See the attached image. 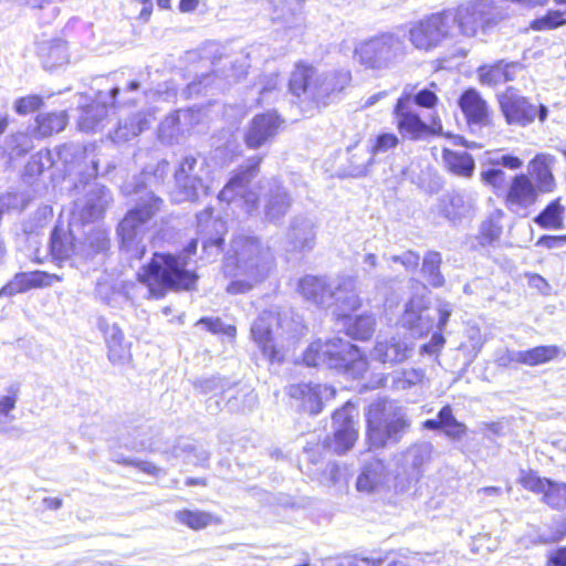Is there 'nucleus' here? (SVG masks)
Returning a JSON list of instances; mask_svg holds the SVG:
<instances>
[{
  "instance_id": "nucleus-1",
  "label": "nucleus",
  "mask_w": 566,
  "mask_h": 566,
  "mask_svg": "<svg viewBox=\"0 0 566 566\" xmlns=\"http://www.w3.org/2000/svg\"><path fill=\"white\" fill-rule=\"evenodd\" d=\"M261 157H253L245 167L235 172L220 191V201L232 202L237 197L243 200L247 212H253L258 207L260 196L264 197V216L270 222H279L287 213L292 198L281 182L275 179H262L256 188L249 184L256 176Z\"/></svg>"
},
{
  "instance_id": "nucleus-2",
  "label": "nucleus",
  "mask_w": 566,
  "mask_h": 566,
  "mask_svg": "<svg viewBox=\"0 0 566 566\" xmlns=\"http://www.w3.org/2000/svg\"><path fill=\"white\" fill-rule=\"evenodd\" d=\"M274 263L271 249L258 237L238 234L227 252L223 271L234 280L227 286L231 294L245 293L269 275Z\"/></svg>"
},
{
  "instance_id": "nucleus-3",
  "label": "nucleus",
  "mask_w": 566,
  "mask_h": 566,
  "mask_svg": "<svg viewBox=\"0 0 566 566\" xmlns=\"http://www.w3.org/2000/svg\"><path fill=\"white\" fill-rule=\"evenodd\" d=\"M198 241L192 239L179 254L155 252L140 268L138 281L148 287L153 297H163L168 290H191L198 276L187 269L188 260L196 253Z\"/></svg>"
},
{
  "instance_id": "nucleus-4",
  "label": "nucleus",
  "mask_w": 566,
  "mask_h": 566,
  "mask_svg": "<svg viewBox=\"0 0 566 566\" xmlns=\"http://www.w3.org/2000/svg\"><path fill=\"white\" fill-rule=\"evenodd\" d=\"M111 201V192L103 186L93 185L84 199L75 202L73 211V222L71 228L65 230L55 227L51 234L50 249L56 260L81 261L80 239L74 231L76 219L83 223L94 222L99 219Z\"/></svg>"
},
{
  "instance_id": "nucleus-5",
  "label": "nucleus",
  "mask_w": 566,
  "mask_h": 566,
  "mask_svg": "<svg viewBox=\"0 0 566 566\" xmlns=\"http://www.w3.org/2000/svg\"><path fill=\"white\" fill-rule=\"evenodd\" d=\"M303 359L307 366H325L353 378L361 377L368 368L367 358L358 347L339 337L313 342Z\"/></svg>"
},
{
  "instance_id": "nucleus-6",
  "label": "nucleus",
  "mask_w": 566,
  "mask_h": 566,
  "mask_svg": "<svg viewBox=\"0 0 566 566\" xmlns=\"http://www.w3.org/2000/svg\"><path fill=\"white\" fill-rule=\"evenodd\" d=\"M163 200L151 192L139 198L134 209H130L117 227L120 249L130 258L140 260L146 252L144 243L148 222L159 212Z\"/></svg>"
},
{
  "instance_id": "nucleus-7",
  "label": "nucleus",
  "mask_w": 566,
  "mask_h": 566,
  "mask_svg": "<svg viewBox=\"0 0 566 566\" xmlns=\"http://www.w3.org/2000/svg\"><path fill=\"white\" fill-rule=\"evenodd\" d=\"M349 82L346 72L318 73L314 67L297 64L290 78V90L297 97L304 96L318 104L344 90Z\"/></svg>"
},
{
  "instance_id": "nucleus-8",
  "label": "nucleus",
  "mask_w": 566,
  "mask_h": 566,
  "mask_svg": "<svg viewBox=\"0 0 566 566\" xmlns=\"http://www.w3.org/2000/svg\"><path fill=\"white\" fill-rule=\"evenodd\" d=\"M444 13L453 38L474 36L480 28L486 31L504 18L493 0H474Z\"/></svg>"
},
{
  "instance_id": "nucleus-9",
  "label": "nucleus",
  "mask_w": 566,
  "mask_h": 566,
  "mask_svg": "<svg viewBox=\"0 0 566 566\" xmlns=\"http://www.w3.org/2000/svg\"><path fill=\"white\" fill-rule=\"evenodd\" d=\"M406 55L407 45L403 39L390 32L360 42L354 51V57L360 65L376 71L395 66Z\"/></svg>"
},
{
  "instance_id": "nucleus-10",
  "label": "nucleus",
  "mask_w": 566,
  "mask_h": 566,
  "mask_svg": "<svg viewBox=\"0 0 566 566\" xmlns=\"http://www.w3.org/2000/svg\"><path fill=\"white\" fill-rule=\"evenodd\" d=\"M366 417L369 449L384 448L388 440H396L408 426L405 416L388 401L371 403Z\"/></svg>"
},
{
  "instance_id": "nucleus-11",
  "label": "nucleus",
  "mask_w": 566,
  "mask_h": 566,
  "mask_svg": "<svg viewBox=\"0 0 566 566\" xmlns=\"http://www.w3.org/2000/svg\"><path fill=\"white\" fill-rule=\"evenodd\" d=\"M392 117L401 137L409 140L417 142L426 138L428 135L442 133L440 120L433 119L431 124H428L415 111L410 86H406L397 99L392 109Z\"/></svg>"
},
{
  "instance_id": "nucleus-12",
  "label": "nucleus",
  "mask_w": 566,
  "mask_h": 566,
  "mask_svg": "<svg viewBox=\"0 0 566 566\" xmlns=\"http://www.w3.org/2000/svg\"><path fill=\"white\" fill-rule=\"evenodd\" d=\"M205 160L195 156H185L176 167L174 177L176 182L175 200L195 201L201 193H205L207 186L205 177L207 175Z\"/></svg>"
},
{
  "instance_id": "nucleus-13",
  "label": "nucleus",
  "mask_w": 566,
  "mask_h": 566,
  "mask_svg": "<svg viewBox=\"0 0 566 566\" xmlns=\"http://www.w3.org/2000/svg\"><path fill=\"white\" fill-rule=\"evenodd\" d=\"M449 20L444 11L426 17L410 27L409 41L422 51L437 48L443 40L453 39Z\"/></svg>"
},
{
  "instance_id": "nucleus-14",
  "label": "nucleus",
  "mask_w": 566,
  "mask_h": 566,
  "mask_svg": "<svg viewBox=\"0 0 566 566\" xmlns=\"http://www.w3.org/2000/svg\"><path fill=\"white\" fill-rule=\"evenodd\" d=\"M119 93L117 86L107 92L99 91L95 101L81 109L77 125L83 132H98L108 123V117L116 109V97Z\"/></svg>"
},
{
  "instance_id": "nucleus-15",
  "label": "nucleus",
  "mask_w": 566,
  "mask_h": 566,
  "mask_svg": "<svg viewBox=\"0 0 566 566\" xmlns=\"http://www.w3.org/2000/svg\"><path fill=\"white\" fill-rule=\"evenodd\" d=\"M354 411L355 406L347 402L333 415L334 438L326 442L325 448L338 455H343L350 450L358 438V427L354 420Z\"/></svg>"
},
{
  "instance_id": "nucleus-16",
  "label": "nucleus",
  "mask_w": 566,
  "mask_h": 566,
  "mask_svg": "<svg viewBox=\"0 0 566 566\" xmlns=\"http://www.w3.org/2000/svg\"><path fill=\"white\" fill-rule=\"evenodd\" d=\"M356 489L367 494L389 489L402 492L405 484L403 479L394 476L384 462H367L357 476Z\"/></svg>"
},
{
  "instance_id": "nucleus-17",
  "label": "nucleus",
  "mask_w": 566,
  "mask_h": 566,
  "mask_svg": "<svg viewBox=\"0 0 566 566\" xmlns=\"http://www.w3.org/2000/svg\"><path fill=\"white\" fill-rule=\"evenodd\" d=\"M282 124L283 119L276 112L255 115L245 130V145L252 149L266 145L277 135Z\"/></svg>"
},
{
  "instance_id": "nucleus-18",
  "label": "nucleus",
  "mask_w": 566,
  "mask_h": 566,
  "mask_svg": "<svg viewBox=\"0 0 566 566\" xmlns=\"http://www.w3.org/2000/svg\"><path fill=\"white\" fill-rule=\"evenodd\" d=\"M501 111L509 124L525 126L536 117V106L525 97L517 94L513 87H509L499 96Z\"/></svg>"
},
{
  "instance_id": "nucleus-19",
  "label": "nucleus",
  "mask_w": 566,
  "mask_h": 566,
  "mask_svg": "<svg viewBox=\"0 0 566 566\" xmlns=\"http://www.w3.org/2000/svg\"><path fill=\"white\" fill-rule=\"evenodd\" d=\"M316 239V224L306 216H295L286 231L285 250L287 252H308L313 250Z\"/></svg>"
},
{
  "instance_id": "nucleus-20",
  "label": "nucleus",
  "mask_w": 566,
  "mask_h": 566,
  "mask_svg": "<svg viewBox=\"0 0 566 566\" xmlns=\"http://www.w3.org/2000/svg\"><path fill=\"white\" fill-rule=\"evenodd\" d=\"M198 232L202 235V250L208 258L218 255L223 243L224 223L212 218V209L207 208L197 214Z\"/></svg>"
},
{
  "instance_id": "nucleus-21",
  "label": "nucleus",
  "mask_w": 566,
  "mask_h": 566,
  "mask_svg": "<svg viewBox=\"0 0 566 566\" xmlns=\"http://www.w3.org/2000/svg\"><path fill=\"white\" fill-rule=\"evenodd\" d=\"M289 395L294 399L302 400L304 409L316 415L322 411L323 401L335 396V389L321 384H298L290 386Z\"/></svg>"
},
{
  "instance_id": "nucleus-22",
  "label": "nucleus",
  "mask_w": 566,
  "mask_h": 566,
  "mask_svg": "<svg viewBox=\"0 0 566 566\" xmlns=\"http://www.w3.org/2000/svg\"><path fill=\"white\" fill-rule=\"evenodd\" d=\"M538 190L524 174L515 176L507 190L506 206L512 211L518 212L521 209H526L532 206L537 199Z\"/></svg>"
},
{
  "instance_id": "nucleus-23",
  "label": "nucleus",
  "mask_w": 566,
  "mask_h": 566,
  "mask_svg": "<svg viewBox=\"0 0 566 566\" xmlns=\"http://www.w3.org/2000/svg\"><path fill=\"white\" fill-rule=\"evenodd\" d=\"M60 281H62L61 276L42 271L18 273L8 284L1 289L0 296H10L18 293H23L30 289L51 286L54 282Z\"/></svg>"
},
{
  "instance_id": "nucleus-24",
  "label": "nucleus",
  "mask_w": 566,
  "mask_h": 566,
  "mask_svg": "<svg viewBox=\"0 0 566 566\" xmlns=\"http://www.w3.org/2000/svg\"><path fill=\"white\" fill-rule=\"evenodd\" d=\"M411 352V346L401 337L392 336L378 339L371 357L382 364H397L405 361Z\"/></svg>"
},
{
  "instance_id": "nucleus-25",
  "label": "nucleus",
  "mask_w": 566,
  "mask_h": 566,
  "mask_svg": "<svg viewBox=\"0 0 566 566\" xmlns=\"http://www.w3.org/2000/svg\"><path fill=\"white\" fill-rule=\"evenodd\" d=\"M274 323H277L276 315L273 312H263L251 327L253 340L271 360L277 357V352L272 338V327Z\"/></svg>"
},
{
  "instance_id": "nucleus-26",
  "label": "nucleus",
  "mask_w": 566,
  "mask_h": 566,
  "mask_svg": "<svg viewBox=\"0 0 566 566\" xmlns=\"http://www.w3.org/2000/svg\"><path fill=\"white\" fill-rule=\"evenodd\" d=\"M333 305L339 311V315L356 311L360 307L361 301L357 293V281L353 276L340 279L333 289Z\"/></svg>"
},
{
  "instance_id": "nucleus-27",
  "label": "nucleus",
  "mask_w": 566,
  "mask_h": 566,
  "mask_svg": "<svg viewBox=\"0 0 566 566\" xmlns=\"http://www.w3.org/2000/svg\"><path fill=\"white\" fill-rule=\"evenodd\" d=\"M334 286L327 284L325 279L313 275H306L298 283L300 293L308 301L323 307L333 305Z\"/></svg>"
},
{
  "instance_id": "nucleus-28",
  "label": "nucleus",
  "mask_w": 566,
  "mask_h": 566,
  "mask_svg": "<svg viewBox=\"0 0 566 566\" xmlns=\"http://www.w3.org/2000/svg\"><path fill=\"white\" fill-rule=\"evenodd\" d=\"M153 120L154 116L150 112H138L124 120H119L117 127L111 134V138L118 144L128 142L148 129Z\"/></svg>"
},
{
  "instance_id": "nucleus-29",
  "label": "nucleus",
  "mask_w": 566,
  "mask_h": 566,
  "mask_svg": "<svg viewBox=\"0 0 566 566\" xmlns=\"http://www.w3.org/2000/svg\"><path fill=\"white\" fill-rule=\"evenodd\" d=\"M428 430H441L451 440H461L468 432V427L455 419L452 408L447 405L440 409L437 419H428L423 422Z\"/></svg>"
},
{
  "instance_id": "nucleus-30",
  "label": "nucleus",
  "mask_w": 566,
  "mask_h": 566,
  "mask_svg": "<svg viewBox=\"0 0 566 566\" xmlns=\"http://www.w3.org/2000/svg\"><path fill=\"white\" fill-rule=\"evenodd\" d=\"M105 335L107 356L112 364L122 365L130 357L129 346L124 342V333L116 324H101Z\"/></svg>"
},
{
  "instance_id": "nucleus-31",
  "label": "nucleus",
  "mask_w": 566,
  "mask_h": 566,
  "mask_svg": "<svg viewBox=\"0 0 566 566\" xmlns=\"http://www.w3.org/2000/svg\"><path fill=\"white\" fill-rule=\"evenodd\" d=\"M555 158L547 154L536 155L528 164V174L536 182L539 192H551L555 187L552 166Z\"/></svg>"
},
{
  "instance_id": "nucleus-32",
  "label": "nucleus",
  "mask_w": 566,
  "mask_h": 566,
  "mask_svg": "<svg viewBox=\"0 0 566 566\" xmlns=\"http://www.w3.org/2000/svg\"><path fill=\"white\" fill-rule=\"evenodd\" d=\"M459 105L470 123L488 124L489 111L486 103L475 90L465 91L459 99Z\"/></svg>"
},
{
  "instance_id": "nucleus-33",
  "label": "nucleus",
  "mask_w": 566,
  "mask_h": 566,
  "mask_svg": "<svg viewBox=\"0 0 566 566\" xmlns=\"http://www.w3.org/2000/svg\"><path fill=\"white\" fill-rule=\"evenodd\" d=\"M518 66L515 62L506 63L499 61L492 65H484L478 70L480 82L484 85L496 86L515 77V69Z\"/></svg>"
},
{
  "instance_id": "nucleus-34",
  "label": "nucleus",
  "mask_w": 566,
  "mask_h": 566,
  "mask_svg": "<svg viewBox=\"0 0 566 566\" xmlns=\"http://www.w3.org/2000/svg\"><path fill=\"white\" fill-rule=\"evenodd\" d=\"M38 53L44 67L48 70L55 69L69 62L66 43L61 39L40 42Z\"/></svg>"
},
{
  "instance_id": "nucleus-35",
  "label": "nucleus",
  "mask_w": 566,
  "mask_h": 566,
  "mask_svg": "<svg viewBox=\"0 0 566 566\" xmlns=\"http://www.w3.org/2000/svg\"><path fill=\"white\" fill-rule=\"evenodd\" d=\"M560 348L556 345L537 346L528 350H518L510 353V360L527 366H537L548 363L556 358Z\"/></svg>"
},
{
  "instance_id": "nucleus-36",
  "label": "nucleus",
  "mask_w": 566,
  "mask_h": 566,
  "mask_svg": "<svg viewBox=\"0 0 566 566\" xmlns=\"http://www.w3.org/2000/svg\"><path fill=\"white\" fill-rule=\"evenodd\" d=\"M443 161L451 172L460 177H471L475 168L472 156L465 151L444 149Z\"/></svg>"
},
{
  "instance_id": "nucleus-37",
  "label": "nucleus",
  "mask_w": 566,
  "mask_h": 566,
  "mask_svg": "<svg viewBox=\"0 0 566 566\" xmlns=\"http://www.w3.org/2000/svg\"><path fill=\"white\" fill-rule=\"evenodd\" d=\"M81 261H86L97 253L106 251L109 247L107 232L99 228H94L86 233L85 241H81Z\"/></svg>"
},
{
  "instance_id": "nucleus-38",
  "label": "nucleus",
  "mask_w": 566,
  "mask_h": 566,
  "mask_svg": "<svg viewBox=\"0 0 566 566\" xmlns=\"http://www.w3.org/2000/svg\"><path fill=\"white\" fill-rule=\"evenodd\" d=\"M451 313H452V307L449 303L443 302V303L439 304V306L437 308V314H438L437 327H438L439 332L434 333L432 335L430 342L428 344H424L421 347L422 353H426L429 355L437 354L443 347L446 340H444V337L442 336L441 332L444 329L446 325L448 324Z\"/></svg>"
},
{
  "instance_id": "nucleus-39",
  "label": "nucleus",
  "mask_w": 566,
  "mask_h": 566,
  "mask_svg": "<svg viewBox=\"0 0 566 566\" xmlns=\"http://www.w3.org/2000/svg\"><path fill=\"white\" fill-rule=\"evenodd\" d=\"M67 124L65 112H52L40 114L36 117V134L40 137H48L62 132Z\"/></svg>"
},
{
  "instance_id": "nucleus-40",
  "label": "nucleus",
  "mask_w": 566,
  "mask_h": 566,
  "mask_svg": "<svg viewBox=\"0 0 566 566\" xmlns=\"http://www.w3.org/2000/svg\"><path fill=\"white\" fill-rule=\"evenodd\" d=\"M376 319L370 314L358 315L348 318L345 323L346 334L358 340H366L371 337L375 332Z\"/></svg>"
},
{
  "instance_id": "nucleus-41",
  "label": "nucleus",
  "mask_w": 566,
  "mask_h": 566,
  "mask_svg": "<svg viewBox=\"0 0 566 566\" xmlns=\"http://www.w3.org/2000/svg\"><path fill=\"white\" fill-rule=\"evenodd\" d=\"M400 144V138L394 133L384 132L370 139L368 165H373L384 155L394 151Z\"/></svg>"
},
{
  "instance_id": "nucleus-42",
  "label": "nucleus",
  "mask_w": 566,
  "mask_h": 566,
  "mask_svg": "<svg viewBox=\"0 0 566 566\" xmlns=\"http://www.w3.org/2000/svg\"><path fill=\"white\" fill-rule=\"evenodd\" d=\"M557 8L535 19L531 28L536 31L552 30L566 23V0H556Z\"/></svg>"
},
{
  "instance_id": "nucleus-43",
  "label": "nucleus",
  "mask_w": 566,
  "mask_h": 566,
  "mask_svg": "<svg viewBox=\"0 0 566 566\" xmlns=\"http://www.w3.org/2000/svg\"><path fill=\"white\" fill-rule=\"evenodd\" d=\"M176 520L192 530H201L211 524L218 523L212 514L199 510H182L175 513Z\"/></svg>"
},
{
  "instance_id": "nucleus-44",
  "label": "nucleus",
  "mask_w": 566,
  "mask_h": 566,
  "mask_svg": "<svg viewBox=\"0 0 566 566\" xmlns=\"http://www.w3.org/2000/svg\"><path fill=\"white\" fill-rule=\"evenodd\" d=\"M442 262L441 254L439 252H428L422 262V274L430 285L433 287H440L444 284V277L440 272V265Z\"/></svg>"
},
{
  "instance_id": "nucleus-45",
  "label": "nucleus",
  "mask_w": 566,
  "mask_h": 566,
  "mask_svg": "<svg viewBox=\"0 0 566 566\" xmlns=\"http://www.w3.org/2000/svg\"><path fill=\"white\" fill-rule=\"evenodd\" d=\"M564 212L559 200H554L535 218V222L545 229H560Z\"/></svg>"
},
{
  "instance_id": "nucleus-46",
  "label": "nucleus",
  "mask_w": 566,
  "mask_h": 566,
  "mask_svg": "<svg viewBox=\"0 0 566 566\" xmlns=\"http://www.w3.org/2000/svg\"><path fill=\"white\" fill-rule=\"evenodd\" d=\"M19 398V387L11 385L7 388L4 395H0V429L14 420L12 411L15 408Z\"/></svg>"
},
{
  "instance_id": "nucleus-47",
  "label": "nucleus",
  "mask_w": 566,
  "mask_h": 566,
  "mask_svg": "<svg viewBox=\"0 0 566 566\" xmlns=\"http://www.w3.org/2000/svg\"><path fill=\"white\" fill-rule=\"evenodd\" d=\"M426 297L421 295H416L409 300L406 304V308L403 314L400 317L401 325L409 329L411 333L416 326V322L422 310L426 307Z\"/></svg>"
},
{
  "instance_id": "nucleus-48",
  "label": "nucleus",
  "mask_w": 566,
  "mask_h": 566,
  "mask_svg": "<svg viewBox=\"0 0 566 566\" xmlns=\"http://www.w3.org/2000/svg\"><path fill=\"white\" fill-rule=\"evenodd\" d=\"M544 493V501L554 510H563L566 506V484L555 483L548 480Z\"/></svg>"
},
{
  "instance_id": "nucleus-49",
  "label": "nucleus",
  "mask_w": 566,
  "mask_h": 566,
  "mask_svg": "<svg viewBox=\"0 0 566 566\" xmlns=\"http://www.w3.org/2000/svg\"><path fill=\"white\" fill-rule=\"evenodd\" d=\"M423 371L420 369H407L399 373L392 377V384L398 390H406L411 386L420 384L423 379Z\"/></svg>"
},
{
  "instance_id": "nucleus-50",
  "label": "nucleus",
  "mask_w": 566,
  "mask_h": 566,
  "mask_svg": "<svg viewBox=\"0 0 566 566\" xmlns=\"http://www.w3.org/2000/svg\"><path fill=\"white\" fill-rule=\"evenodd\" d=\"M507 431V422L505 420L482 421L476 427V432L483 438L494 441L504 437Z\"/></svg>"
},
{
  "instance_id": "nucleus-51",
  "label": "nucleus",
  "mask_w": 566,
  "mask_h": 566,
  "mask_svg": "<svg viewBox=\"0 0 566 566\" xmlns=\"http://www.w3.org/2000/svg\"><path fill=\"white\" fill-rule=\"evenodd\" d=\"M43 105V98L40 95H28L15 99L13 109L17 114L29 115Z\"/></svg>"
},
{
  "instance_id": "nucleus-52",
  "label": "nucleus",
  "mask_w": 566,
  "mask_h": 566,
  "mask_svg": "<svg viewBox=\"0 0 566 566\" xmlns=\"http://www.w3.org/2000/svg\"><path fill=\"white\" fill-rule=\"evenodd\" d=\"M179 134V115L172 113L168 115L159 125V138L164 142H171Z\"/></svg>"
},
{
  "instance_id": "nucleus-53",
  "label": "nucleus",
  "mask_w": 566,
  "mask_h": 566,
  "mask_svg": "<svg viewBox=\"0 0 566 566\" xmlns=\"http://www.w3.org/2000/svg\"><path fill=\"white\" fill-rule=\"evenodd\" d=\"M548 479H541L532 471H521L520 483L533 492H543L547 485Z\"/></svg>"
},
{
  "instance_id": "nucleus-54",
  "label": "nucleus",
  "mask_w": 566,
  "mask_h": 566,
  "mask_svg": "<svg viewBox=\"0 0 566 566\" xmlns=\"http://www.w3.org/2000/svg\"><path fill=\"white\" fill-rule=\"evenodd\" d=\"M384 259L394 263H400L407 272H413L419 265L420 255L409 250L403 252L401 255H384Z\"/></svg>"
},
{
  "instance_id": "nucleus-55",
  "label": "nucleus",
  "mask_w": 566,
  "mask_h": 566,
  "mask_svg": "<svg viewBox=\"0 0 566 566\" xmlns=\"http://www.w3.org/2000/svg\"><path fill=\"white\" fill-rule=\"evenodd\" d=\"M436 316H432L429 312L428 301L426 302V307L422 310V313L418 317L416 322V326L412 331L415 335L422 336L429 333L434 326Z\"/></svg>"
},
{
  "instance_id": "nucleus-56",
  "label": "nucleus",
  "mask_w": 566,
  "mask_h": 566,
  "mask_svg": "<svg viewBox=\"0 0 566 566\" xmlns=\"http://www.w3.org/2000/svg\"><path fill=\"white\" fill-rule=\"evenodd\" d=\"M432 450L433 447L430 442H417L408 449L407 457L411 460H427L431 457Z\"/></svg>"
},
{
  "instance_id": "nucleus-57",
  "label": "nucleus",
  "mask_w": 566,
  "mask_h": 566,
  "mask_svg": "<svg viewBox=\"0 0 566 566\" xmlns=\"http://www.w3.org/2000/svg\"><path fill=\"white\" fill-rule=\"evenodd\" d=\"M198 324L205 325L212 333H224L229 336L235 333L233 326H224L220 318H201Z\"/></svg>"
},
{
  "instance_id": "nucleus-58",
  "label": "nucleus",
  "mask_w": 566,
  "mask_h": 566,
  "mask_svg": "<svg viewBox=\"0 0 566 566\" xmlns=\"http://www.w3.org/2000/svg\"><path fill=\"white\" fill-rule=\"evenodd\" d=\"M12 142L15 144L10 151V156H21L31 149V142L23 133L12 135Z\"/></svg>"
},
{
  "instance_id": "nucleus-59",
  "label": "nucleus",
  "mask_w": 566,
  "mask_h": 566,
  "mask_svg": "<svg viewBox=\"0 0 566 566\" xmlns=\"http://www.w3.org/2000/svg\"><path fill=\"white\" fill-rule=\"evenodd\" d=\"M412 102L413 106L418 105L420 107L431 108L437 104L438 97L429 90H421L417 94H412Z\"/></svg>"
},
{
  "instance_id": "nucleus-60",
  "label": "nucleus",
  "mask_w": 566,
  "mask_h": 566,
  "mask_svg": "<svg viewBox=\"0 0 566 566\" xmlns=\"http://www.w3.org/2000/svg\"><path fill=\"white\" fill-rule=\"evenodd\" d=\"M546 566H566V545L547 552Z\"/></svg>"
},
{
  "instance_id": "nucleus-61",
  "label": "nucleus",
  "mask_w": 566,
  "mask_h": 566,
  "mask_svg": "<svg viewBox=\"0 0 566 566\" xmlns=\"http://www.w3.org/2000/svg\"><path fill=\"white\" fill-rule=\"evenodd\" d=\"M43 159L46 160V163L50 161V154L46 153H39L38 155L33 156L31 160L28 163L27 170L30 174H42V171L45 169V163Z\"/></svg>"
},
{
  "instance_id": "nucleus-62",
  "label": "nucleus",
  "mask_w": 566,
  "mask_h": 566,
  "mask_svg": "<svg viewBox=\"0 0 566 566\" xmlns=\"http://www.w3.org/2000/svg\"><path fill=\"white\" fill-rule=\"evenodd\" d=\"M505 174L502 169H489L481 174V179L492 187H500L504 181Z\"/></svg>"
},
{
  "instance_id": "nucleus-63",
  "label": "nucleus",
  "mask_w": 566,
  "mask_h": 566,
  "mask_svg": "<svg viewBox=\"0 0 566 566\" xmlns=\"http://www.w3.org/2000/svg\"><path fill=\"white\" fill-rule=\"evenodd\" d=\"M174 457L176 458H198L199 454L197 452V448L190 441L179 442L177 447L174 449Z\"/></svg>"
},
{
  "instance_id": "nucleus-64",
  "label": "nucleus",
  "mask_w": 566,
  "mask_h": 566,
  "mask_svg": "<svg viewBox=\"0 0 566 566\" xmlns=\"http://www.w3.org/2000/svg\"><path fill=\"white\" fill-rule=\"evenodd\" d=\"M481 232L483 237L488 239L489 242H492L500 238L502 228L492 220H489L482 223Z\"/></svg>"
}]
</instances>
